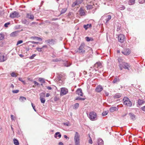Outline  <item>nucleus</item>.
<instances>
[{"label":"nucleus","mask_w":145,"mask_h":145,"mask_svg":"<svg viewBox=\"0 0 145 145\" xmlns=\"http://www.w3.org/2000/svg\"><path fill=\"white\" fill-rule=\"evenodd\" d=\"M118 61L119 66L121 70H122L123 68L129 70L130 66L128 63L125 62H121V59H119Z\"/></svg>","instance_id":"nucleus-1"},{"label":"nucleus","mask_w":145,"mask_h":145,"mask_svg":"<svg viewBox=\"0 0 145 145\" xmlns=\"http://www.w3.org/2000/svg\"><path fill=\"white\" fill-rule=\"evenodd\" d=\"M88 116L92 121H95L97 119V115L95 112L93 111L91 112Z\"/></svg>","instance_id":"nucleus-2"},{"label":"nucleus","mask_w":145,"mask_h":145,"mask_svg":"<svg viewBox=\"0 0 145 145\" xmlns=\"http://www.w3.org/2000/svg\"><path fill=\"white\" fill-rule=\"evenodd\" d=\"M123 104L127 106L130 107L132 105L131 102L127 97H125L123 99Z\"/></svg>","instance_id":"nucleus-3"},{"label":"nucleus","mask_w":145,"mask_h":145,"mask_svg":"<svg viewBox=\"0 0 145 145\" xmlns=\"http://www.w3.org/2000/svg\"><path fill=\"white\" fill-rule=\"evenodd\" d=\"M85 45L84 43H81L78 49V52L80 53H84L85 52Z\"/></svg>","instance_id":"nucleus-4"},{"label":"nucleus","mask_w":145,"mask_h":145,"mask_svg":"<svg viewBox=\"0 0 145 145\" xmlns=\"http://www.w3.org/2000/svg\"><path fill=\"white\" fill-rule=\"evenodd\" d=\"M56 39H50L46 40L45 42L49 45H53L56 42Z\"/></svg>","instance_id":"nucleus-5"},{"label":"nucleus","mask_w":145,"mask_h":145,"mask_svg":"<svg viewBox=\"0 0 145 145\" xmlns=\"http://www.w3.org/2000/svg\"><path fill=\"white\" fill-rule=\"evenodd\" d=\"M118 41L121 42H123L125 40V37L123 34H120L118 36Z\"/></svg>","instance_id":"nucleus-6"},{"label":"nucleus","mask_w":145,"mask_h":145,"mask_svg":"<svg viewBox=\"0 0 145 145\" xmlns=\"http://www.w3.org/2000/svg\"><path fill=\"white\" fill-rule=\"evenodd\" d=\"M68 92V90L66 88H61L60 95L63 96L67 94Z\"/></svg>","instance_id":"nucleus-7"},{"label":"nucleus","mask_w":145,"mask_h":145,"mask_svg":"<svg viewBox=\"0 0 145 145\" xmlns=\"http://www.w3.org/2000/svg\"><path fill=\"white\" fill-rule=\"evenodd\" d=\"M7 59V56L4 54L0 53V61L4 62Z\"/></svg>","instance_id":"nucleus-8"},{"label":"nucleus","mask_w":145,"mask_h":145,"mask_svg":"<svg viewBox=\"0 0 145 145\" xmlns=\"http://www.w3.org/2000/svg\"><path fill=\"white\" fill-rule=\"evenodd\" d=\"M102 66L101 63L99 62H97L94 65L95 70V71L98 70L101 68Z\"/></svg>","instance_id":"nucleus-9"},{"label":"nucleus","mask_w":145,"mask_h":145,"mask_svg":"<svg viewBox=\"0 0 145 145\" xmlns=\"http://www.w3.org/2000/svg\"><path fill=\"white\" fill-rule=\"evenodd\" d=\"M131 52V50L129 48H125L122 51V53L124 55L126 56L129 55Z\"/></svg>","instance_id":"nucleus-10"},{"label":"nucleus","mask_w":145,"mask_h":145,"mask_svg":"<svg viewBox=\"0 0 145 145\" xmlns=\"http://www.w3.org/2000/svg\"><path fill=\"white\" fill-rule=\"evenodd\" d=\"M74 140V142L80 141V135L77 132L75 134Z\"/></svg>","instance_id":"nucleus-11"},{"label":"nucleus","mask_w":145,"mask_h":145,"mask_svg":"<svg viewBox=\"0 0 145 145\" xmlns=\"http://www.w3.org/2000/svg\"><path fill=\"white\" fill-rule=\"evenodd\" d=\"M18 16V13L16 11H14L10 14V17L11 18H14L17 17Z\"/></svg>","instance_id":"nucleus-12"},{"label":"nucleus","mask_w":145,"mask_h":145,"mask_svg":"<svg viewBox=\"0 0 145 145\" xmlns=\"http://www.w3.org/2000/svg\"><path fill=\"white\" fill-rule=\"evenodd\" d=\"M103 89V88L101 85L98 86L96 88L95 91L97 92H100Z\"/></svg>","instance_id":"nucleus-13"},{"label":"nucleus","mask_w":145,"mask_h":145,"mask_svg":"<svg viewBox=\"0 0 145 145\" xmlns=\"http://www.w3.org/2000/svg\"><path fill=\"white\" fill-rule=\"evenodd\" d=\"M86 12V11L82 9V8H80L79 11L80 14V15L82 16L85 15Z\"/></svg>","instance_id":"nucleus-14"},{"label":"nucleus","mask_w":145,"mask_h":145,"mask_svg":"<svg viewBox=\"0 0 145 145\" xmlns=\"http://www.w3.org/2000/svg\"><path fill=\"white\" fill-rule=\"evenodd\" d=\"M103 18L105 19L106 23L108 21L110 20L111 19V16L110 15H108L107 16H104L103 17Z\"/></svg>","instance_id":"nucleus-15"},{"label":"nucleus","mask_w":145,"mask_h":145,"mask_svg":"<svg viewBox=\"0 0 145 145\" xmlns=\"http://www.w3.org/2000/svg\"><path fill=\"white\" fill-rule=\"evenodd\" d=\"M76 93L78 95L80 96H83V93L82 91V90L81 89H78L76 91Z\"/></svg>","instance_id":"nucleus-16"},{"label":"nucleus","mask_w":145,"mask_h":145,"mask_svg":"<svg viewBox=\"0 0 145 145\" xmlns=\"http://www.w3.org/2000/svg\"><path fill=\"white\" fill-rule=\"evenodd\" d=\"M57 78L59 80H62L66 78L64 76L61 74H59L57 76Z\"/></svg>","instance_id":"nucleus-17"},{"label":"nucleus","mask_w":145,"mask_h":145,"mask_svg":"<svg viewBox=\"0 0 145 145\" xmlns=\"http://www.w3.org/2000/svg\"><path fill=\"white\" fill-rule=\"evenodd\" d=\"M26 17L27 18L33 20L34 18V16L33 15L31 14H27L26 15Z\"/></svg>","instance_id":"nucleus-18"},{"label":"nucleus","mask_w":145,"mask_h":145,"mask_svg":"<svg viewBox=\"0 0 145 145\" xmlns=\"http://www.w3.org/2000/svg\"><path fill=\"white\" fill-rule=\"evenodd\" d=\"M54 137L55 138H59L61 137V135L60 134V133L59 132H57L55 134Z\"/></svg>","instance_id":"nucleus-19"},{"label":"nucleus","mask_w":145,"mask_h":145,"mask_svg":"<svg viewBox=\"0 0 145 145\" xmlns=\"http://www.w3.org/2000/svg\"><path fill=\"white\" fill-rule=\"evenodd\" d=\"M109 110L111 112H112L115 111L117 110L118 109L116 107H112L110 108Z\"/></svg>","instance_id":"nucleus-20"},{"label":"nucleus","mask_w":145,"mask_h":145,"mask_svg":"<svg viewBox=\"0 0 145 145\" xmlns=\"http://www.w3.org/2000/svg\"><path fill=\"white\" fill-rule=\"evenodd\" d=\"M18 34V31H15L13 32L10 34V36L12 37H14L17 36Z\"/></svg>","instance_id":"nucleus-21"},{"label":"nucleus","mask_w":145,"mask_h":145,"mask_svg":"<svg viewBox=\"0 0 145 145\" xmlns=\"http://www.w3.org/2000/svg\"><path fill=\"white\" fill-rule=\"evenodd\" d=\"M97 143L98 145H104L103 140L100 138L98 139Z\"/></svg>","instance_id":"nucleus-22"},{"label":"nucleus","mask_w":145,"mask_h":145,"mask_svg":"<svg viewBox=\"0 0 145 145\" xmlns=\"http://www.w3.org/2000/svg\"><path fill=\"white\" fill-rule=\"evenodd\" d=\"M92 25L91 24H87V25H84V27L86 30H87L88 28L91 27Z\"/></svg>","instance_id":"nucleus-23"},{"label":"nucleus","mask_w":145,"mask_h":145,"mask_svg":"<svg viewBox=\"0 0 145 145\" xmlns=\"http://www.w3.org/2000/svg\"><path fill=\"white\" fill-rule=\"evenodd\" d=\"M138 103L139 105H141L145 103V101L143 100L139 99L138 101Z\"/></svg>","instance_id":"nucleus-24"},{"label":"nucleus","mask_w":145,"mask_h":145,"mask_svg":"<svg viewBox=\"0 0 145 145\" xmlns=\"http://www.w3.org/2000/svg\"><path fill=\"white\" fill-rule=\"evenodd\" d=\"M129 115L130 116L131 118L133 120L135 119V115L132 113H129Z\"/></svg>","instance_id":"nucleus-25"},{"label":"nucleus","mask_w":145,"mask_h":145,"mask_svg":"<svg viewBox=\"0 0 145 145\" xmlns=\"http://www.w3.org/2000/svg\"><path fill=\"white\" fill-rule=\"evenodd\" d=\"M121 95L119 93H117L114 96V97L115 98H119L121 97Z\"/></svg>","instance_id":"nucleus-26"},{"label":"nucleus","mask_w":145,"mask_h":145,"mask_svg":"<svg viewBox=\"0 0 145 145\" xmlns=\"http://www.w3.org/2000/svg\"><path fill=\"white\" fill-rule=\"evenodd\" d=\"M39 81L41 83H44L45 82V79L43 78H39Z\"/></svg>","instance_id":"nucleus-27"},{"label":"nucleus","mask_w":145,"mask_h":145,"mask_svg":"<svg viewBox=\"0 0 145 145\" xmlns=\"http://www.w3.org/2000/svg\"><path fill=\"white\" fill-rule=\"evenodd\" d=\"M120 81V79L118 78V77H116L113 80L112 82L114 84L118 82H119Z\"/></svg>","instance_id":"nucleus-28"},{"label":"nucleus","mask_w":145,"mask_h":145,"mask_svg":"<svg viewBox=\"0 0 145 145\" xmlns=\"http://www.w3.org/2000/svg\"><path fill=\"white\" fill-rule=\"evenodd\" d=\"M19 100L21 102H24L26 100V98L24 97H21L19 99Z\"/></svg>","instance_id":"nucleus-29"},{"label":"nucleus","mask_w":145,"mask_h":145,"mask_svg":"<svg viewBox=\"0 0 145 145\" xmlns=\"http://www.w3.org/2000/svg\"><path fill=\"white\" fill-rule=\"evenodd\" d=\"M86 7L87 10H90L93 8V5H87Z\"/></svg>","instance_id":"nucleus-30"},{"label":"nucleus","mask_w":145,"mask_h":145,"mask_svg":"<svg viewBox=\"0 0 145 145\" xmlns=\"http://www.w3.org/2000/svg\"><path fill=\"white\" fill-rule=\"evenodd\" d=\"M85 99H86V98H81V97H76V98L75 99V100H76L84 101V100H85Z\"/></svg>","instance_id":"nucleus-31"},{"label":"nucleus","mask_w":145,"mask_h":145,"mask_svg":"<svg viewBox=\"0 0 145 145\" xmlns=\"http://www.w3.org/2000/svg\"><path fill=\"white\" fill-rule=\"evenodd\" d=\"M85 39L88 42L93 40V39L92 38H89L88 37H87L85 38Z\"/></svg>","instance_id":"nucleus-32"},{"label":"nucleus","mask_w":145,"mask_h":145,"mask_svg":"<svg viewBox=\"0 0 145 145\" xmlns=\"http://www.w3.org/2000/svg\"><path fill=\"white\" fill-rule=\"evenodd\" d=\"M135 0H129V4L130 5L134 4L135 3Z\"/></svg>","instance_id":"nucleus-33"},{"label":"nucleus","mask_w":145,"mask_h":145,"mask_svg":"<svg viewBox=\"0 0 145 145\" xmlns=\"http://www.w3.org/2000/svg\"><path fill=\"white\" fill-rule=\"evenodd\" d=\"M78 5H79L77 1L76 0L74 2L72 3V7H74L75 6Z\"/></svg>","instance_id":"nucleus-34"},{"label":"nucleus","mask_w":145,"mask_h":145,"mask_svg":"<svg viewBox=\"0 0 145 145\" xmlns=\"http://www.w3.org/2000/svg\"><path fill=\"white\" fill-rule=\"evenodd\" d=\"M118 8L120 10H123L125 9V7L122 5H120L118 6Z\"/></svg>","instance_id":"nucleus-35"},{"label":"nucleus","mask_w":145,"mask_h":145,"mask_svg":"<svg viewBox=\"0 0 145 145\" xmlns=\"http://www.w3.org/2000/svg\"><path fill=\"white\" fill-rule=\"evenodd\" d=\"M14 143L15 145H18V140L15 138L13 139Z\"/></svg>","instance_id":"nucleus-36"},{"label":"nucleus","mask_w":145,"mask_h":145,"mask_svg":"<svg viewBox=\"0 0 145 145\" xmlns=\"http://www.w3.org/2000/svg\"><path fill=\"white\" fill-rule=\"evenodd\" d=\"M67 10V8H64L61 11V14H62L65 13Z\"/></svg>","instance_id":"nucleus-37"},{"label":"nucleus","mask_w":145,"mask_h":145,"mask_svg":"<svg viewBox=\"0 0 145 145\" xmlns=\"http://www.w3.org/2000/svg\"><path fill=\"white\" fill-rule=\"evenodd\" d=\"M36 50L39 52H41L42 50H43V48H39L37 47L36 48Z\"/></svg>","instance_id":"nucleus-38"},{"label":"nucleus","mask_w":145,"mask_h":145,"mask_svg":"<svg viewBox=\"0 0 145 145\" xmlns=\"http://www.w3.org/2000/svg\"><path fill=\"white\" fill-rule=\"evenodd\" d=\"M22 23L26 24H28L29 23V22L25 19L22 20Z\"/></svg>","instance_id":"nucleus-39"},{"label":"nucleus","mask_w":145,"mask_h":145,"mask_svg":"<svg viewBox=\"0 0 145 145\" xmlns=\"http://www.w3.org/2000/svg\"><path fill=\"white\" fill-rule=\"evenodd\" d=\"M40 98H44L45 97V93H41L40 94Z\"/></svg>","instance_id":"nucleus-40"},{"label":"nucleus","mask_w":145,"mask_h":145,"mask_svg":"<svg viewBox=\"0 0 145 145\" xmlns=\"http://www.w3.org/2000/svg\"><path fill=\"white\" fill-rule=\"evenodd\" d=\"M41 102L42 103H44L45 101V99L44 98H40Z\"/></svg>","instance_id":"nucleus-41"},{"label":"nucleus","mask_w":145,"mask_h":145,"mask_svg":"<svg viewBox=\"0 0 145 145\" xmlns=\"http://www.w3.org/2000/svg\"><path fill=\"white\" fill-rule=\"evenodd\" d=\"M11 76L13 77H16L17 76L16 74L14 72H12L11 73Z\"/></svg>","instance_id":"nucleus-42"},{"label":"nucleus","mask_w":145,"mask_h":145,"mask_svg":"<svg viewBox=\"0 0 145 145\" xmlns=\"http://www.w3.org/2000/svg\"><path fill=\"white\" fill-rule=\"evenodd\" d=\"M79 106V104L78 103H76L74 104V108L76 109Z\"/></svg>","instance_id":"nucleus-43"},{"label":"nucleus","mask_w":145,"mask_h":145,"mask_svg":"<svg viewBox=\"0 0 145 145\" xmlns=\"http://www.w3.org/2000/svg\"><path fill=\"white\" fill-rule=\"evenodd\" d=\"M108 113V112L107 111H104L102 113V115L103 116H105Z\"/></svg>","instance_id":"nucleus-44"},{"label":"nucleus","mask_w":145,"mask_h":145,"mask_svg":"<svg viewBox=\"0 0 145 145\" xmlns=\"http://www.w3.org/2000/svg\"><path fill=\"white\" fill-rule=\"evenodd\" d=\"M4 38L3 35V34H0V40H2Z\"/></svg>","instance_id":"nucleus-45"},{"label":"nucleus","mask_w":145,"mask_h":145,"mask_svg":"<svg viewBox=\"0 0 145 145\" xmlns=\"http://www.w3.org/2000/svg\"><path fill=\"white\" fill-rule=\"evenodd\" d=\"M36 55L35 54H33L29 57V59H33L35 56Z\"/></svg>","instance_id":"nucleus-46"},{"label":"nucleus","mask_w":145,"mask_h":145,"mask_svg":"<svg viewBox=\"0 0 145 145\" xmlns=\"http://www.w3.org/2000/svg\"><path fill=\"white\" fill-rule=\"evenodd\" d=\"M10 24V22H7V23H5L4 24V26L5 27H8V25H9Z\"/></svg>","instance_id":"nucleus-47"},{"label":"nucleus","mask_w":145,"mask_h":145,"mask_svg":"<svg viewBox=\"0 0 145 145\" xmlns=\"http://www.w3.org/2000/svg\"><path fill=\"white\" fill-rule=\"evenodd\" d=\"M19 80L21 81L23 83V84H25V81L24 80H22V79L21 78H19Z\"/></svg>","instance_id":"nucleus-48"},{"label":"nucleus","mask_w":145,"mask_h":145,"mask_svg":"<svg viewBox=\"0 0 145 145\" xmlns=\"http://www.w3.org/2000/svg\"><path fill=\"white\" fill-rule=\"evenodd\" d=\"M63 124L64 125H67V126H69L70 125V124L69 122H66V123H63Z\"/></svg>","instance_id":"nucleus-49"},{"label":"nucleus","mask_w":145,"mask_h":145,"mask_svg":"<svg viewBox=\"0 0 145 145\" xmlns=\"http://www.w3.org/2000/svg\"><path fill=\"white\" fill-rule=\"evenodd\" d=\"M31 104L34 110V111H35V112H36V110L35 108V106H34V105L33 104V103H31Z\"/></svg>","instance_id":"nucleus-50"},{"label":"nucleus","mask_w":145,"mask_h":145,"mask_svg":"<svg viewBox=\"0 0 145 145\" xmlns=\"http://www.w3.org/2000/svg\"><path fill=\"white\" fill-rule=\"evenodd\" d=\"M33 83H34L35 85L38 86L39 84L38 82H37L35 81H33Z\"/></svg>","instance_id":"nucleus-51"},{"label":"nucleus","mask_w":145,"mask_h":145,"mask_svg":"<svg viewBox=\"0 0 145 145\" xmlns=\"http://www.w3.org/2000/svg\"><path fill=\"white\" fill-rule=\"evenodd\" d=\"M75 145H80V141L74 142Z\"/></svg>","instance_id":"nucleus-52"},{"label":"nucleus","mask_w":145,"mask_h":145,"mask_svg":"<svg viewBox=\"0 0 145 145\" xmlns=\"http://www.w3.org/2000/svg\"><path fill=\"white\" fill-rule=\"evenodd\" d=\"M12 92L14 93H17L18 92V90H16L12 91Z\"/></svg>","instance_id":"nucleus-53"},{"label":"nucleus","mask_w":145,"mask_h":145,"mask_svg":"<svg viewBox=\"0 0 145 145\" xmlns=\"http://www.w3.org/2000/svg\"><path fill=\"white\" fill-rule=\"evenodd\" d=\"M76 1H77L79 5L83 1V0H77Z\"/></svg>","instance_id":"nucleus-54"},{"label":"nucleus","mask_w":145,"mask_h":145,"mask_svg":"<svg viewBox=\"0 0 145 145\" xmlns=\"http://www.w3.org/2000/svg\"><path fill=\"white\" fill-rule=\"evenodd\" d=\"M89 143L91 144L92 143V141L91 138H90V139L89 140Z\"/></svg>","instance_id":"nucleus-55"},{"label":"nucleus","mask_w":145,"mask_h":145,"mask_svg":"<svg viewBox=\"0 0 145 145\" xmlns=\"http://www.w3.org/2000/svg\"><path fill=\"white\" fill-rule=\"evenodd\" d=\"M139 2L140 3L143 4L144 2V1H142V0H139Z\"/></svg>","instance_id":"nucleus-56"},{"label":"nucleus","mask_w":145,"mask_h":145,"mask_svg":"<svg viewBox=\"0 0 145 145\" xmlns=\"http://www.w3.org/2000/svg\"><path fill=\"white\" fill-rule=\"evenodd\" d=\"M30 42L31 43H32V44H38L39 43V42H35L34 41H30Z\"/></svg>","instance_id":"nucleus-57"},{"label":"nucleus","mask_w":145,"mask_h":145,"mask_svg":"<svg viewBox=\"0 0 145 145\" xmlns=\"http://www.w3.org/2000/svg\"><path fill=\"white\" fill-rule=\"evenodd\" d=\"M141 109L143 111H145V106L141 107Z\"/></svg>","instance_id":"nucleus-58"},{"label":"nucleus","mask_w":145,"mask_h":145,"mask_svg":"<svg viewBox=\"0 0 145 145\" xmlns=\"http://www.w3.org/2000/svg\"><path fill=\"white\" fill-rule=\"evenodd\" d=\"M35 38H37V39L38 40H40L41 41H42V39L40 37H35Z\"/></svg>","instance_id":"nucleus-59"},{"label":"nucleus","mask_w":145,"mask_h":145,"mask_svg":"<svg viewBox=\"0 0 145 145\" xmlns=\"http://www.w3.org/2000/svg\"><path fill=\"white\" fill-rule=\"evenodd\" d=\"M11 119L12 120H14V116H13V115H11Z\"/></svg>","instance_id":"nucleus-60"},{"label":"nucleus","mask_w":145,"mask_h":145,"mask_svg":"<svg viewBox=\"0 0 145 145\" xmlns=\"http://www.w3.org/2000/svg\"><path fill=\"white\" fill-rule=\"evenodd\" d=\"M54 61H56V62H57V61H60L58 59H54Z\"/></svg>","instance_id":"nucleus-61"},{"label":"nucleus","mask_w":145,"mask_h":145,"mask_svg":"<svg viewBox=\"0 0 145 145\" xmlns=\"http://www.w3.org/2000/svg\"><path fill=\"white\" fill-rule=\"evenodd\" d=\"M42 48H43H43H47V46L46 45H44L42 46Z\"/></svg>","instance_id":"nucleus-62"},{"label":"nucleus","mask_w":145,"mask_h":145,"mask_svg":"<svg viewBox=\"0 0 145 145\" xmlns=\"http://www.w3.org/2000/svg\"><path fill=\"white\" fill-rule=\"evenodd\" d=\"M47 88L49 90H51L52 89V88L50 86H48L47 87Z\"/></svg>","instance_id":"nucleus-63"},{"label":"nucleus","mask_w":145,"mask_h":145,"mask_svg":"<svg viewBox=\"0 0 145 145\" xmlns=\"http://www.w3.org/2000/svg\"><path fill=\"white\" fill-rule=\"evenodd\" d=\"M59 145H64L61 142H60L59 143Z\"/></svg>","instance_id":"nucleus-64"}]
</instances>
